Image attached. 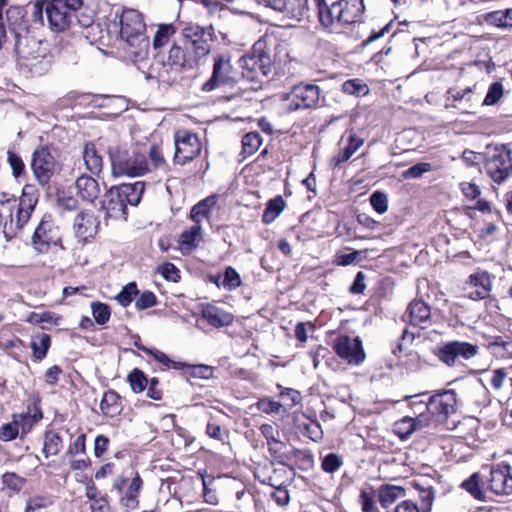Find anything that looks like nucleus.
I'll use <instances>...</instances> for the list:
<instances>
[{
	"instance_id": "nucleus-30",
	"label": "nucleus",
	"mask_w": 512,
	"mask_h": 512,
	"mask_svg": "<svg viewBox=\"0 0 512 512\" xmlns=\"http://www.w3.org/2000/svg\"><path fill=\"white\" fill-rule=\"evenodd\" d=\"M143 482L139 474L136 473L131 480L125 494L121 498V504L129 509H135L138 507V494L142 488Z\"/></svg>"
},
{
	"instance_id": "nucleus-19",
	"label": "nucleus",
	"mask_w": 512,
	"mask_h": 512,
	"mask_svg": "<svg viewBox=\"0 0 512 512\" xmlns=\"http://www.w3.org/2000/svg\"><path fill=\"white\" fill-rule=\"evenodd\" d=\"M406 315L409 325L414 327L425 329L432 323L430 307L422 300L412 301L407 308Z\"/></svg>"
},
{
	"instance_id": "nucleus-14",
	"label": "nucleus",
	"mask_w": 512,
	"mask_h": 512,
	"mask_svg": "<svg viewBox=\"0 0 512 512\" xmlns=\"http://www.w3.org/2000/svg\"><path fill=\"white\" fill-rule=\"evenodd\" d=\"M31 168L41 185H46L56 171V160L45 147L36 149L32 156Z\"/></svg>"
},
{
	"instance_id": "nucleus-43",
	"label": "nucleus",
	"mask_w": 512,
	"mask_h": 512,
	"mask_svg": "<svg viewBox=\"0 0 512 512\" xmlns=\"http://www.w3.org/2000/svg\"><path fill=\"white\" fill-rule=\"evenodd\" d=\"M128 381L130 383L131 389L135 393L142 392L148 385V379L144 375V373L139 369H134L128 375Z\"/></svg>"
},
{
	"instance_id": "nucleus-54",
	"label": "nucleus",
	"mask_w": 512,
	"mask_h": 512,
	"mask_svg": "<svg viewBox=\"0 0 512 512\" xmlns=\"http://www.w3.org/2000/svg\"><path fill=\"white\" fill-rule=\"evenodd\" d=\"M503 96V86L500 82L493 83L486 94L484 104L493 105L497 103Z\"/></svg>"
},
{
	"instance_id": "nucleus-38",
	"label": "nucleus",
	"mask_w": 512,
	"mask_h": 512,
	"mask_svg": "<svg viewBox=\"0 0 512 512\" xmlns=\"http://www.w3.org/2000/svg\"><path fill=\"white\" fill-rule=\"evenodd\" d=\"M263 139L258 132H249L242 138V152L245 157L253 155L261 147Z\"/></svg>"
},
{
	"instance_id": "nucleus-27",
	"label": "nucleus",
	"mask_w": 512,
	"mask_h": 512,
	"mask_svg": "<svg viewBox=\"0 0 512 512\" xmlns=\"http://www.w3.org/2000/svg\"><path fill=\"white\" fill-rule=\"evenodd\" d=\"M470 285L476 289L469 292V298L473 300H479L488 297L491 288V282L487 273L483 272L471 275Z\"/></svg>"
},
{
	"instance_id": "nucleus-2",
	"label": "nucleus",
	"mask_w": 512,
	"mask_h": 512,
	"mask_svg": "<svg viewBox=\"0 0 512 512\" xmlns=\"http://www.w3.org/2000/svg\"><path fill=\"white\" fill-rule=\"evenodd\" d=\"M15 53L20 64L29 69L35 76L47 73L51 67L47 48L42 42L30 37L28 34L15 35Z\"/></svg>"
},
{
	"instance_id": "nucleus-7",
	"label": "nucleus",
	"mask_w": 512,
	"mask_h": 512,
	"mask_svg": "<svg viewBox=\"0 0 512 512\" xmlns=\"http://www.w3.org/2000/svg\"><path fill=\"white\" fill-rule=\"evenodd\" d=\"M184 46L193 59L198 62L211 52L213 33L211 28H204L197 24H189L182 30Z\"/></svg>"
},
{
	"instance_id": "nucleus-61",
	"label": "nucleus",
	"mask_w": 512,
	"mask_h": 512,
	"mask_svg": "<svg viewBox=\"0 0 512 512\" xmlns=\"http://www.w3.org/2000/svg\"><path fill=\"white\" fill-rule=\"evenodd\" d=\"M461 191L464 194V196L470 200H476L481 193L480 188L476 184L471 182L461 183Z\"/></svg>"
},
{
	"instance_id": "nucleus-42",
	"label": "nucleus",
	"mask_w": 512,
	"mask_h": 512,
	"mask_svg": "<svg viewBox=\"0 0 512 512\" xmlns=\"http://www.w3.org/2000/svg\"><path fill=\"white\" fill-rule=\"evenodd\" d=\"M59 320H60L59 316H57L56 314L49 312V311H46L43 313L32 312L26 318V322H28L30 324H34V325L41 324V323L57 325Z\"/></svg>"
},
{
	"instance_id": "nucleus-28",
	"label": "nucleus",
	"mask_w": 512,
	"mask_h": 512,
	"mask_svg": "<svg viewBox=\"0 0 512 512\" xmlns=\"http://www.w3.org/2000/svg\"><path fill=\"white\" fill-rule=\"evenodd\" d=\"M202 316L214 327L228 326L233 322V315L231 313L220 310L214 306H208L203 309Z\"/></svg>"
},
{
	"instance_id": "nucleus-16",
	"label": "nucleus",
	"mask_w": 512,
	"mask_h": 512,
	"mask_svg": "<svg viewBox=\"0 0 512 512\" xmlns=\"http://www.w3.org/2000/svg\"><path fill=\"white\" fill-rule=\"evenodd\" d=\"M102 209L109 218L126 220L127 205L118 187H113L104 194Z\"/></svg>"
},
{
	"instance_id": "nucleus-56",
	"label": "nucleus",
	"mask_w": 512,
	"mask_h": 512,
	"mask_svg": "<svg viewBox=\"0 0 512 512\" xmlns=\"http://www.w3.org/2000/svg\"><path fill=\"white\" fill-rule=\"evenodd\" d=\"M7 160L12 169L13 176L16 178L19 177L25 167L21 157L15 154L13 151L9 150L7 152Z\"/></svg>"
},
{
	"instance_id": "nucleus-48",
	"label": "nucleus",
	"mask_w": 512,
	"mask_h": 512,
	"mask_svg": "<svg viewBox=\"0 0 512 512\" xmlns=\"http://www.w3.org/2000/svg\"><path fill=\"white\" fill-rule=\"evenodd\" d=\"M138 294L137 285L134 282L127 284L121 292L116 296V300L123 307L128 306L132 302V297Z\"/></svg>"
},
{
	"instance_id": "nucleus-13",
	"label": "nucleus",
	"mask_w": 512,
	"mask_h": 512,
	"mask_svg": "<svg viewBox=\"0 0 512 512\" xmlns=\"http://www.w3.org/2000/svg\"><path fill=\"white\" fill-rule=\"evenodd\" d=\"M457 398L452 390H446L429 398L426 410L435 417L437 422H443L456 411Z\"/></svg>"
},
{
	"instance_id": "nucleus-52",
	"label": "nucleus",
	"mask_w": 512,
	"mask_h": 512,
	"mask_svg": "<svg viewBox=\"0 0 512 512\" xmlns=\"http://www.w3.org/2000/svg\"><path fill=\"white\" fill-rule=\"evenodd\" d=\"M223 285L229 290L238 288L241 285L239 273L232 267H228L224 273Z\"/></svg>"
},
{
	"instance_id": "nucleus-5",
	"label": "nucleus",
	"mask_w": 512,
	"mask_h": 512,
	"mask_svg": "<svg viewBox=\"0 0 512 512\" xmlns=\"http://www.w3.org/2000/svg\"><path fill=\"white\" fill-rule=\"evenodd\" d=\"M242 77L248 81H261L271 71V58L266 51V42L258 40L251 51L239 60Z\"/></svg>"
},
{
	"instance_id": "nucleus-37",
	"label": "nucleus",
	"mask_w": 512,
	"mask_h": 512,
	"mask_svg": "<svg viewBox=\"0 0 512 512\" xmlns=\"http://www.w3.org/2000/svg\"><path fill=\"white\" fill-rule=\"evenodd\" d=\"M486 20L491 25L499 28L512 27V8L506 10L493 11L486 16Z\"/></svg>"
},
{
	"instance_id": "nucleus-31",
	"label": "nucleus",
	"mask_w": 512,
	"mask_h": 512,
	"mask_svg": "<svg viewBox=\"0 0 512 512\" xmlns=\"http://www.w3.org/2000/svg\"><path fill=\"white\" fill-rule=\"evenodd\" d=\"M202 227L199 224H194L189 229L183 231L180 235L179 244L182 249L191 251L195 249L202 239Z\"/></svg>"
},
{
	"instance_id": "nucleus-57",
	"label": "nucleus",
	"mask_w": 512,
	"mask_h": 512,
	"mask_svg": "<svg viewBox=\"0 0 512 512\" xmlns=\"http://www.w3.org/2000/svg\"><path fill=\"white\" fill-rule=\"evenodd\" d=\"M360 503L364 512H375L374 491L362 490L360 494Z\"/></svg>"
},
{
	"instance_id": "nucleus-24",
	"label": "nucleus",
	"mask_w": 512,
	"mask_h": 512,
	"mask_svg": "<svg viewBox=\"0 0 512 512\" xmlns=\"http://www.w3.org/2000/svg\"><path fill=\"white\" fill-rule=\"evenodd\" d=\"M308 0H285L276 4V11L285 12L290 18L300 21L308 16Z\"/></svg>"
},
{
	"instance_id": "nucleus-59",
	"label": "nucleus",
	"mask_w": 512,
	"mask_h": 512,
	"mask_svg": "<svg viewBox=\"0 0 512 512\" xmlns=\"http://www.w3.org/2000/svg\"><path fill=\"white\" fill-rule=\"evenodd\" d=\"M462 487L466 489L474 498L481 499L482 491L479 488V480L477 474H473L469 479L462 483Z\"/></svg>"
},
{
	"instance_id": "nucleus-26",
	"label": "nucleus",
	"mask_w": 512,
	"mask_h": 512,
	"mask_svg": "<svg viewBox=\"0 0 512 512\" xmlns=\"http://www.w3.org/2000/svg\"><path fill=\"white\" fill-rule=\"evenodd\" d=\"M196 63L193 57L189 53L187 54L179 45L173 44L168 51L167 65L172 68H192Z\"/></svg>"
},
{
	"instance_id": "nucleus-18",
	"label": "nucleus",
	"mask_w": 512,
	"mask_h": 512,
	"mask_svg": "<svg viewBox=\"0 0 512 512\" xmlns=\"http://www.w3.org/2000/svg\"><path fill=\"white\" fill-rule=\"evenodd\" d=\"M38 202L37 194L30 187H25L19 199L18 208L12 222L15 221L17 228L22 229L29 221L35 206Z\"/></svg>"
},
{
	"instance_id": "nucleus-53",
	"label": "nucleus",
	"mask_w": 512,
	"mask_h": 512,
	"mask_svg": "<svg viewBox=\"0 0 512 512\" xmlns=\"http://www.w3.org/2000/svg\"><path fill=\"white\" fill-rule=\"evenodd\" d=\"M19 434L18 424L13 419L12 422L3 424L0 428V440L11 441L14 440Z\"/></svg>"
},
{
	"instance_id": "nucleus-17",
	"label": "nucleus",
	"mask_w": 512,
	"mask_h": 512,
	"mask_svg": "<svg viewBox=\"0 0 512 512\" xmlns=\"http://www.w3.org/2000/svg\"><path fill=\"white\" fill-rule=\"evenodd\" d=\"M478 352V347L467 342H451L440 351L441 359L448 365H453L457 359L468 360Z\"/></svg>"
},
{
	"instance_id": "nucleus-50",
	"label": "nucleus",
	"mask_w": 512,
	"mask_h": 512,
	"mask_svg": "<svg viewBox=\"0 0 512 512\" xmlns=\"http://www.w3.org/2000/svg\"><path fill=\"white\" fill-rule=\"evenodd\" d=\"M3 484L13 491H20L25 485L26 480L19 475L8 472L2 476Z\"/></svg>"
},
{
	"instance_id": "nucleus-41",
	"label": "nucleus",
	"mask_w": 512,
	"mask_h": 512,
	"mask_svg": "<svg viewBox=\"0 0 512 512\" xmlns=\"http://www.w3.org/2000/svg\"><path fill=\"white\" fill-rule=\"evenodd\" d=\"M62 448V439L56 433H47L45 435L43 452L46 457L56 455Z\"/></svg>"
},
{
	"instance_id": "nucleus-55",
	"label": "nucleus",
	"mask_w": 512,
	"mask_h": 512,
	"mask_svg": "<svg viewBox=\"0 0 512 512\" xmlns=\"http://www.w3.org/2000/svg\"><path fill=\"white\" fill-rule=\"evenodd\" d=\"M370 203L379 214L385 213L388 209L387 197L384 193L379 191H376L371 195Z\"/></svg>"
},
{
	"instance_id": "nucleus-35",
	"label": "nucleus",
	"mask_w": 512,
	"mask_h": 512,
	"mask_svg": "<svg viewBox=\"0 0 512 512\" xmlns=\"http://www.w3.org/2000/svg\"><path fill=\"white\" fill-rule=\"evenodd\" d=\"M403 495V488L393 485H384L380 488L379 491V502L383 508H387Z\"/></svg>"
},
{
	"instance_id": "nucleus-25",
	"label": "nucleus",
	"mask_w": 512,
	"mask_h": 512,
	"mask_svg": "<svg viewBox=\"0 0 512 512\" xmlns=\"http://www.w3.org/2000/svg\"><path fill=\"white\" fill-rule=\"evenodd\" d=\"M82 157L86 169L92 175L98 176L103 169V159L93 143L88 142L84 145Z\"/></svg>"
},
{
	"instance_id": "nucleus-60",
	"label": "nucleus",
	"mask_w": 512,
	"mask_h": 512,
	"mask_svg": "<svg viewBox=\"0 0 512 512\" xmlns=\"http://www.w3.org/2000/svg\"><path fill=\"white\" fill-rule=\"evenodd\" d=\"M156 304V296L149 291L142 293L135 302V306L139 310L151 308Z\"/></svg>"
},
{
	"instance_id": "nucleus-44",
	"label": "nucleus",
	"mask_w": 512,
	"mask_h": 512,
	"mask_svg": "<svg viewBox=\"0 0 512 512\" xmlns=\"http://www.w3.org/2000/svg\"><path fill=\"white\" fill-rule=\"evenodd\" d=\"M42 415L41 413L39 414H34V415H30V414H20V415H15L14 416V419L15 421L17 422L18 424V429L22 431V434H27L33 427V425L39 420L41 419Z\"/></svg>"
},
{
	"instance_id": "nucleus-51",
	"label": "nucleus",
	"mask_w": 512,
	"mask_h": 512,
	"mask_svg": "<svg viewBox=\"0 0 512 512\" xmlns=\"http://www.w3.org/2000/svg\"><path fill=\"white\" fill-rule=\"evenodd\" d=\"M342 465V458L338 454L330 453L324 457L321 466L326 473H333L337 471Z\"/></svg>"
},
{
	"instance_id": "nucleus-33",
	"label": "nucleus",
	"mask_w": 512,
	"mask_h": 512,
	"mask_svg": "<svg viewBox=\"0 0 512 512\" xmlns=\"http://www.w3.org/2000/svg\"><path fill=\"white\" fill-rule=\"evenodd\" d=\"M100 409L105 416L114 417L121 411L119 395L114 391L104 393L100 403Z\"/></svg>"
},
{
	"instance_id": "nucleus-45",
	"label": "nucleus",
	"mask_w": 512,
	"mask_h": 512,
	"mask_svg": "<svg viewBox=\"0 0 512 512\" xmlns=\"http://www.w3.org/2000/svg\"><path fill=\"white\" fill-rule=\"evenodd\" d=\"M91 309L92 315L99 325H103L109 320L110 309L108 305L99 302H93L91 304Z\"/></svg>"
},
{
	"instance_id": "nucleus-29",
	"label": "nucleus",
	"mask_w": 512,
	"mask_h": 512,
	"mask_svg": "<svg viewBox=\"0 0 512 512\" xmlns=\"http://www.w3.org/2000/svg\"><path fill=\"white\" fill-rule=\"evenodd\" d=\"M121 191L124 202L133 206L139 204L141 197L145 190V183L143 181H136L134 183L122 184L118 186Z\"/></svg>"
},
{
	"instance_id": "nucleus-21",
	"label": "nucleus",
	"mask_w": 512,
	"mask_h": 512,
	"mask_svg": "<svg viewBox=\"0 0 512 512\" xmlns=\"http://www.w3.org/2000/svg\"><path fill=\"white\" fill-rule=\"evenodd\" d=\"M342 25L356 22L364 11L363 0L336 1Z\"/></svg>"
},
{
	"instance_id": "nucleus-4",
	"label": "nucleus",
	"mask_w": 512,
	"mask_h": 512,
	"mask_svg": "<svg viewBox=\"0 0 512 512\" xmlns=\"http://www.w3.org/2000/svg\"><path fill=\"white\" fill-rule=\"evenodd\" d=\"M82 7V0H50L45 2V16L49 29L55 33L70 30L76 23V13Z\"/></svg>"
},
{
	"instance_id": "nucleus-36",
	"label": "nucleus",
	"mask_w": 512,
	"mask_h": 512,
	"mask_svg": "<svg viewBox=\"0 0 512 512\" xmlns=\"http://www.w3.org/2000/svg\"><path fill=\"white\" fill-rule=\"evenodd\" d=\"M51 345V338L48 334L39 333L32 337L31 348L33 355L37 360H42L46 357L47 351Z\"/></svg>"
},
{
	"instance_id": "nucleus-64",
	"label": "nucleus",
	"mask_w": 512,
	"mask_h": 512,
	"mask_svg": "<svg viewBox=\"0 0 512 512\" xmlns=\"http://www.w3.org/2000/svg\"><path fill=\"white\" fill-rule=\"evenodd\" d=\"M259 408L265 413H279L282 405L276 401L262 399L259 401Z\"/></svg>"
},
{
	"instance_id": "nucleus-9",
	"label": "nucleus",
	"mask_w": 512,
	"mask_h": 512,
	"mask_svg": "<svg viewBox=\"0 0 512 512\" xmlns=\"http://www.w3.org/2000/svg\"><path fill=\"white\" fill-rule=\"evenodd\" d=\"M174 145V160L180 165H184L195 159L202 148L197 134L184 129L175 132Z\"/></svg>"
},
{
	"instance_id": "nucleus-20",
	"label": "nucleus",
	"mask_w": 512,
	"mask_h": 512,
	"mask_svg": "<svg viewBox=\"0 0 512 512\" xmlns=\"http://www.w3.org/2000/svg\"><path fill=\"white\" fill-rule=\"evenodd\" d=\"M98 225L93 213L80 212L74 219L73 229L80 240L86 241L97 233Z\"/></svg>"
},
{
	"instance_id": "nucleus-1",
	"label": "nucleus",
	"mask_w": 512,
	"mask_h": 512,
	"mask_svg": "<svg viewBox=\"0 0 512 512\" xmlns=\"http://www.w3.org/2000/svg\"><path fill=\"white\" fill-rule=\"evenodd\" d=\"M120 36L127 43L129 53L136 60L145 59L149 50V39L145 34L146 24L142 14L135 9H124L120 15Z\"/></svg>"
},
{
	"instance_id": "nucleus-22",
	"label": "nucleus",
	"mask_w": 512,
	"mask_h": 512,
	"mask_svg": "<svg viewBox=\"0 0 512 512\" xmlns=\"http://www.w3.org/2000/svg\"><path fill=\"white\" fill-rule=\"evenodd\" d=\"M75 185L78 196L86 202L93 203L100 195V185L92 176L81 175Z\"/></svg>"
},
{
	"instance_id": "nucleus-23",
	"label": "nucleus",
	"mask_w": 512,
	"mask_h": 512,
	"mask_svg": "<svg viewBox=\"0 0 512 512\" xmlns=\"http://www.w3.org/2000/svg\"><path fill=\"white\" fill-rule=\"evenodd\" d=\"M315 1L318 7L319 21L325 28L334 29L337 26H342L336 2L328 5L325 0Z\"/></svg>"
},
{
	"instance_id": "nucleus-58",
	"label": "nucleus",
	"mask_w": 512,
	"mask_h": 512,
	"mask_svg": "<svg viewBox=\"0 0 512 512\" xmlns=\"http://www.w3.org/2000/svg\"><path fill=\"white\" fill-rule=\"evenodd\" d=\"M285 444L275 439L273 441L268 442V450L273 456L275 460H277L279 463H283L285 459V453H284Z\"/></svg>"
},
{
	"instance_id": "nucleus-15",
	"label": "nucleus",
	"mask_w": 512,
	"mask_h": 512,
	"mask_svg": "<svg viewBox=\"0 0 512 512\" xmlns=\"http://www.w3.org/2000/svg\"><path fill=\"white\" fill-rule=\"evenodd\" d=\"M489 488L497 495L512 494V472L508 464L499 463L491 468Z\"/></svg>"
},
{
	"instance_id": "nucleus-49",
	"label": "nucleus",
	"mask_w": 512,
	"mask_h": 512,
	"mask_svg": "<svg viewBox=\"0 0 512 512\" xmlns=\"http://www.w3.org/2000/svg\"><path fill=\"white\" fill-rule=\"evenodd\" d=\"M342 89L345 93L351 95H365L368 92L367 85L361 83L358 79L345 81L342 85Z\"/></svg>"
},
{
	"instance_id": "nucleus-12",
	"label": "nucleus",
	"mask_w": 512,
	"mask_h": 512,
	"mask_svg": "<svg viewBox=\"0 0 512 512\" xmlns=\"http://www.w3.org/2000/svg\"><path fill=\"white\" fill-rule=\"evenodd\" d=\"M332 347L336 354L349 364L358 365L365 359V352L359 337L339 335L333 341Z\"/></svg>"
},
{
	"instance_id": "nucleus-11",
	"label": "nucleus",
	"mask_w": 512,
	"mask_h": 512,
	"mask_svg": "<svg viewBox=\"0 0 512 512\" xmlns=\"http://www.w3.org/2000/svg\"><path fill=\"white\" fill-rule=\"evenodd\" d=\"M61 243L58 227L54 224L50 215H45L36 227L32 236V245L38 253H46L51 245Z\"/></svg>"
},
{
	"instance_id": "nucleus-6",
	"label": "nucleus",
	"mask_w": 512,
	"mask_h": 512,
	"mask_svg": "<svg viewBox=\"0 0 512 512\" xmlns=\"http://www.w3.org/2000/svg\"><path fill=\"white\" fill-rule=\"evenodd\" d=\"M239 79V73L233 67L229 53L213 56L212 74L202 85V91L212 92L222 87H233Z\"/></svg>"
},
{
	"instance_id": "nucleus-39",
	"label": "nucleus",
	"mask_w": 512,
	"mask_h": 512,
	"mask_svg": "<svg viewBox=\"0 0 512 512\" xmlns=\"http://www.w3.org/2000/svg\"><path fill=\"white\" fill-rule=\"evenodd\" d=\"M285 202L282 197H276L267 203V207L263 213V222L272 223L283 211Z\"/></svg>"
},
{
	"instance_id": "nucleus-47",
	"label": "nucleus",
	"mask_w": 512,
	"mask_h": 512,
	"mask_svg": "<svg viewBox=\"0 0 512 512\" xmlns=\"http://www.w3.org/2000/svg\"><path fill=\"white\" fill-rule=\"evenodd\" d=\"M432 170V166L430 163L422 162L411 166L409 169L405 170L402 173V177L405 179H418L424 173L430 172Z\"/></svg>"
},
{
	"instance_id": "nucleus-32",
	"label": "nucleus",
	"mask_w": 512,
	"mask_h": 512,
	"mask_svg": "<svg viewBox=\"0 0 512 512\" xmlns=\"http://www.w3.org/2000/svg\"><path fill=\"white\" fill-rule=\"evenodd\" d=\"M216 204L215 197H207L206 199L198 202L191 209L190 217L195 224L201 225L204 219H208L212 208Z\"/></svg>"
},
{
	"instance_id": "nucleus-10",
	"label": "nucleus",
	"mask_w": 512,
	"mask_h": 512,
	"mask_svg": "<svg viewBox=\"0 0 512 512\" xmlns=\"http://www.w3.org/2000/svg\"><path fill=\"white\" fill-rule=\"evenodd\" d=\"M320 91L316 85H296L285 97L288 111L315 107L319 101Z\"/></svg>"
},
{
	"instance_id": "nucleus-63",
	"label": "nucleus",
	"mask_w": 512,
	"mask_h": 512,
	"mask_svg": "<svg viewBox=\"0 0 512 512\" xmlns=\"http://www.w3.org/2000/svg\"><path fill=\"white\" fill-rule=\"evenodd\" d=\"M161 273L169 281L177 282L180 278L179 270L172 263H165L161 268Z\"/></svg>"
},
{
	"instance_id": "nucleus-8",
	"label": "nucleus",
	"mask_w": 512,
	"mask_h": 512,
	"mask_svg": "<svg viewBox=\"0 0 512 512\" xmlns=\"http://www.w3.org/2000/svg\"><path fill=\"white\" fill-rule=\"evenodd\" d=\"M485 171L493 182L503 183L512 175L511 151L505 145L496 146L486 158Z\"/></svg>"
},
{
	"instance_id": "nucleus-46",
	"label": "nucleus",
	"mask_w": 512,
	"mask_h": 512,
	"mask_svg": "<svg viewBox=\"0 0 512 512\" xmlns=\"http://www.w3.org/2000/svg\"><path fill=\"white\" fill-rule=\"evenodd\" d=\"M396 431L401 438L409 437L414 431H416V424L413 421V417H403L401 420L396 422Z\"/></svg>"
},
{
	"instance_id": "nucleus-62",
	"label": "nucleus",
	"mask_w": 512,
	"mask_h": 512,
	"mask_svg": "<svg viewBox=\"0 0 512 512\" xmlns=\"http://www.w3.org/2000/svg\"><path fill=\"white\" fill-rule=\"evenodd\" d=\"M507 377L506 372L502 368H498L492 371L490 383L493 389L500 390L503 387L504 381Z\"/></svg>"
},
{
	"instance_id": "nucleus-3",
	"label": "nucleus",
	"mask_w": 512,
	"mask_h": 512,
	"mask_svg": "<svg viewBox=\"0 0 512 512\" xmlns=\"http://www.w3.org/2000/svg\"><path fill=\"white\" fill-rule=\"evenodd\" d=\"M107 153L114 176L139 177L149 172L146 156L136 150L111 146L107 149Z\"/></svg>"
},
{
	"instance_id": "nucleus-40",
	"label": "nucleus",
	"mask_w": 512,
	"mask_h": 512,
	"mask_svg": "<svg viewBox=\"0 0 512 512\" xmlns=\"http://www.w3.org/2000/svg\"><path fill=\"white\" fill-rule=\"evenodd\" d=\"M176 29L172 24H161L159 25L156 34L153 39V46L158 49L164 46L169 39L175 34Z\"/></svg>"
},
{
	"instance_id": "nucleus-34",
	"label": "nucleus",
	"mask_w": 512,
	"mask_h": 512,
	"mask_svg": "<svg viewBox=\"0 0 512 512\" xmlns=\"http://www.w3.org/2000/svg\"><path fill=\"white\" fill-rule=\"evenodd\" d=\"M362 144V139L356 137L355 135H351L349 137L348 145L332 158L333 164L338 166L348 161L352 155L362 146Z\"/></svg>"
}]
</instances>
